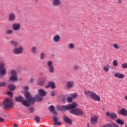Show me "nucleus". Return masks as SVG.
I'll use <instances>...</instances> for the list:
<instances>
[{"mask_svg": "<svg viewBox=\"0 0 127 127\" xmlns=\"http://www.w3.org/2000/svg\"><path fill=\"white\" fill-rule=\"evenodd\" d=\"M78 107V103L77 102H72L67 105H64L59 108L60 111H67V110H70L69 113L73 115L78 116L80 115V109L76 108Z\"/></svg>", "mask_w": 127, "mask_h": 127, "instance_id": "nucleus-1", "label": "nucleus"}, {"mask_svg": "<svg viewBox=\"0 0 127 127\" xmlns=\"http://www.w3.org/2000/svg\"><path fill=\"white\" fill-rule=\"evenodd\" d=\"M25 96L26 97L27 101L26 100H23L22 101V104L23 106H25V107H30L31 104H34L35 103V99L33 97H31V95H30V94L29 92H26L25 94Z\"/></svg>", "mask_w": 127, "mask_h": 127, "instance_id": "nucleus-2", "label": "nucleus"}, {"mask_svg": "<svg viewBox=\"0 0 127 127\" xmlns=\"http://www.w3.org/2000/svg\"><path fill=\"white\" fill-rule=\"evenodd\" d=\"M84 93L86 97H90L93 101H95L96 102H100L101 101V97L100 96L98 95L94 92L86 90Z\"/></svg>", "mask_w": 127, "mask_h": 127, "instance_id": "nucleus-3", "label": "nucleus"}, {"mask_svg": "<svg viewBox=\"0 0 127 127\" xmlns=\"http://www.w3.org/2000/svg\"><path fill=\"white\" fill-rule=\"evenodd\" d=\"M38 93L39 95L35 96V100L37 102H41L43 100V98L41 97H45L46 96V91L43 89H40L38 90Z\"/></svg>", "mask_w": 127, "mask_h": 127, "instance_id": "nucleus-4", "label": "nucleus"}, {"mask_svg": "<svg viewBox=\"0 0 127 127\" xmlns=\"http://www.w3.org/2000/svg\"><path fill=\"white\" fill-rule=\"evenodd\" d=\"M3 108L4 109H10L13 107V102H12V99L6 98L3 101Z\"/></svg>", "mask_w": 127, "mask_h": 127, "instance_id": "nucleus-5", "label": "nucleus"}, {"mask_svg": "<svg viewBox=\"0 0 127 127\" xmlns=\"http://www.w3.org/2000/svg\"><path fill=\"white\" fill-rule=\"evenodd\" d=\"M23 52V47L20 46L19 47H14L12 50V53L14 55H19Z\"/></svg>", "mask_w": 127, "mask_h": 127, "instance_id": "nucleus-6", "label": "nucleus"}, {"mask_svg": "<svg viewBox=\"0 0 127 127\" xmlns=\"http://www.w3.org/2000/svg\"><path fill=\"white\" fill-rule=\"evenodd\" d=\"M6 73V69H5V64L3 62L0 63V77L1 76H4Z\"/></svg>", "mask_w": 127, "mask_h": 127, "instance_id": "nucleus-7", "label": "nucleus"}, {"mask_svg": "<svg viewBox=\"0 0 127 127\" xmlns=\"http://www.w3.org/2000/svg\"><path fill=\"white\" fill-rule=\"evenodd\" d=\"M106 116L107 118H110L111 120H116V119L118 118V115L114 112L110 113L109 112H107L106 113Z\"/></svg>", "mask_w": 127, "mask_h": 127, "instance_id": "nucleus-8", "label": "nucleus"}, {"mask_svg": "<svg viewBox=\"0 0 127 127\" xmlns=\"http://www.w3.org/2000/svg\"><path fill=\"white\" fill-rule=\"evenodd\" d=\"M11 75L10 81L14 82V81H16V80H17V74L16 73V71L15 70H12L11 72Z\"/></svg>", "mask_w": 127, "mask_h": 127, "instance_id": "nucleus-9", "label": "nucleus"}, {"mask_svg": "<svg viewBox=\"0 0 127 127\" xmlns=\"http://www.w3.org/2000/svg\"><path fill=\"white\" fill-rule=\"evenodd\" d=\"M47 65L48 67V70L50 73H54V67L53 66V63L51 62V61H49Z\"/></svg>", "mask_w": 127, "mask_h": 127, "instance_id": "nucleus-10", "label": "nucleus"}, {"mask_svg": "<svg viewBox=\"0 0 127 127\" xmlns=\"http://www.w3.org/2000/svg\"><path fill=\"white\" fill-rule=\"evenodd\" d=\"M98 116L97 115H95L91 118L90 124H91V125H97V124H98Z\"/></svg>", "mask_w": 127, "mask_h": 127, "instance_id": "nucleus-11", "label": "nucleus"}, {"mask_svg": "<svg viewBox=\"0 0 127 127\" xmlns=\"http://www.w3.org/2000/svg\"><path fill=\"white\" fill-rule=\"evenodd\" d=\"M59 118L57 117H54L53 118V125L55 126H60L61 125V122L59 121Z\"/></svg>", "mask_w": 127, "mask_h": 127, "instance_id": "nucleus-12", "label": "nucleus"}, {"mask_svg": "<svg viewBox=\"0 0 127 127\" xmlns=\"http://www.w3.org/2000/svg\"><path fill=\"white\" fill-rule=\"evenodd\" d=\"M16 18V15L14 12H10L9 14L8 20L9 21H14Z\"/></svg>", "mask_w": 127, "mask_h": 127, "instance_id": "nucleus-13", "label": "nucleus"}, {"mask_svg": "<svg viewBox=\"0 0 127 127\" xmlns=\"http://www.w3.org/2000/svg\"><path fill=\"white\" fill-rule=\"evenodd\" d=\"M12 28L14 31H18L20 29V23H14L12 25Z\"/></svg>", "mask_w": 127, "mask_h": 127, "instance_id": "nucleus-14", "label": "nucleus"}, {"mask_svg": "<svg viewBox=\"0 0 127 127\" xmlns=\"http://www.w3.org/2000/svg\"><path fill=\"white\" fill-rule=\"evenodd\" d=\"M61 40V37L59 35H56L53 37V41L54 43H58Z\"/></svg>", "mask_w": 127, "mask_h": 127, "instance_id": "nucleus-15", "label": "nucleus"}, {"mask_svg": "<svg viewBox=\"0 0 127 127\" xmlns=\"http://www.w3.org/2000/svg\"><path fill=\"white\" fill-rule=\"evenodd\" d=\"M52 4L53 6H59L61 5V0H52Z\"/></svg>", "mask_w": 127, "mask_h": 127, "instance_id": "nucleus-16", "label": "nucleus"}, {"mask_svg": "<svg viewBox=\"0 0 127 127\" xmlns=\"http://www.w3.org/2000/svg\"><path fill=\"white\" fill-rule=\"evenodd\" d=\"M114 77L118 79H124L125 78V74L120 72H116L114 74Z\"/></svg>", "mask_w": 127, "mask_h": 127, "instance_id": "nucleus-17", "label": "nucleus"}, {"mask_svg": "<svg viewBox=\"0 0 127 127\" xmlns=\"http://www.w3.org/2000/svg\"><path fill=\"white\" fill-rule=\"evenodd\" d=\"M118 114L124 117H127V110L126 109L123 108L118 112Z\"/></svg>", "mask_w": 127, "mask_h": 127, "instance_id": "nucleus-18", "label": "nucleus"}, {"mask_svg": "<svg viewBox=\"0 0 127 127\" xmlns=\"http://www.w3.org/2000/svg\"><path fill=\"white\" fill-rule=\"evenodd\" d=\"M74 85V81L71 80L69 81H67L66 83V87L67 89H71L73 88Z\"/></svg>", "mask_w": 127, "mask_h": 127, "instance_id": "nucleus-19", "label": "nucleus"}, {"mask_svg": "<svg viewBox=\"0 0 127 127\" xmlns=\"http://www.w3.org/2000/svg\"><path fill=\"white\" fill-rule=\"evenodd\" d=\"M9 43L10 45L13 47H17V46H18V45H19L17 41H14L13 40H10Z\"/></svg>", "mask_w": 127, "mask_h": 127, "instance_id": "nucleus-20", "label": "nucleus"}, {"mask_svg": "<svg viewBox=\"0 0 127 127\" xmlns=\"http://www.w3.org/2000/svg\"><path fill=\"white\" fill-rule=\"evenodd\" d=\"M50 87L51 89H55V83L53 81H50L48 83V85L46 86V89Z\"/></svg>", "mask_w": 127, "mask_h": 127, "instance_id": "nucleus-21", "label": "nucleus"}, {"mask_svg": "<svg viewBox=\"0 0 127 127\" xmlns=\"http://www.w3.org/2000/svg\"><path fill=\"white\" fill-rule=\"evenodd\" d=\"M63 120L64 123H66V124H68V125H72V121H71V120L67 117V116H64Z\"/></svg>", "mask_w": 127, "mask_h": 127, "instance_id": "nucleus-22", "label": "nucleus"}, {"mask_svg": "<svg viewBox=\"0 0 127 127\" xmlns=\"http://www.w3.org/2000/svg\"><path fill=\"white\" fill-rule=\"evenodd\" d=\"M30 51H31V53H32V54H36L37 53H38L37 47H36L35 46H33L31 48Z\"/></svg>", "mask_w": 127, "mask_h": 127, "instance_id": "nucleus-23", "label": "nucleus"}, {"mask_svg": "<svg viewBox=\"0 0 127 127\" xmlns=\"http://www.w3.org/2000/svg\"><path fill=\"white\" fill-rule=\"evenodd\" d=\"M111 66H110V64H107L103 66V70L105 72H109Z\"/></svg>", "mask_w": 127, "mask_h": 127, "instance_id": "nucleus-24", "label": "nucleus"}, {"mask_svg": "<svg viewBox=\"0 0 127 127\" xmlns=\"http://www.w3.org/2000/svg\"><path fill=\"white\" fill-rule=\"evenodd\" d=\"M49 109L50 112L52 113L54 115H55L56 116L57 115V113L54 110V106L53 105L50 106L49 107Z\"/></svg>", "mask_w": 127, "mask_h": 127, "instance_id": "nucleus-25", "label": "nucleus"}, {"mask_svg": "<svg viewBox=\"0 0 127 127\" xmlns=\"http://www.w3.org/2000/svg\"><path fill=\"white\" fill-rule=\"evenodd\" d=\"M116 123L121 126H124V125H125V121L121 119H117L116 120Z\"/></svg>", "mask_w": 127, "mask_h": 127, "instance_id": "nucleus-26", "label": "nucleus"}, {"mask_svg": "<svg viewBox=\"0 0 127 127\" xmlns=\"http://www.w3.org/2000/svg\"><path fill=\"white\" fill-rule=\"evenodd\" d=\"M7 87L10 91H14L16 88L13 84H9L8 85Z\"/></svg>", "mask_w": 127, "mask_h": 127, "instance_id": "nucleus-27", "label": "nucleus"}, {"mask_svg": "<svg viewBox=\"0 0 127 127\" xmlns=\"http://www.w3.org/2000/svg\"><path fill=\"white\" fill-rule=\"evenodd\" d=\"M13 33V30L12 29H7L5 31V34L7 35H11Z\"/></svg>", "mask_w": 127, "mask_h": 127, "instance_id": "nucleus-28", "label": "nucleus"}, {"mask_svg": "<svg viewBox=\"0 0 127 127\" xmlns=\"http://www.w3.org/2000/svg\"><path fill=\"white\" fill-rule=\"evenodd\" d=\"M45 81H46V78L44 77L43 80L38 82V86H43V85H44V83H45Z\"/></svg>", "mask_w": 127, "mask_h": 127, "instance_id": "nucleus-29", "label": "nucleus"}, {"mask_svg": "<svg viewBox=\"0 0 127 127\" xmlns=\"http://www.w3.org/2000/svg\"><path fill=\"white\" fill-rule=\"evenodd\" d=\"M115 49H116L117 50L120 49L121 48V46L119 45L118 43H115L113 44L112 45Z\"/></svg>", "mask_w": 127, "mask_h": 127, "instance_id": "nucleus-30", "label": "nucleus"}, {"mask_svg": "<svg viewBox=\"0 0 127 127\" xmlns=\"http://www.w3.org/2000/svg\"><path fill=\"white\" fill-rule=\"evenodd\" d=\"M68 49H74L75 45L73 43H70L68 44Z\"/></svg>", "mask_w": 127, "mask_h": 127, "instance_id": "nucleus-31", "label": "nucleus"}, {"mask_svg": "<svg viewBox=\"0 0 127 127\" xmlns=\"http://www.w3.org/2000/svg\"><path fill=\"white\" fill-rule=\"evenodd\" d=\"M15 100V101H16V102H20L21 103H22V102L23 101V98L21 96H19L16 97Z\"/></svg>", "mask_w": 127, "mask_h": 127, "instance_id": "nucleus-32", "label": "nucleus"}, {"mask_svg": "<svg viewBox=\"0 0 127 127\" xmlns=\"http://www.w3.org/2000/svg\"><path fill=\"white\" fill-rule=\"evenodd\" d=\"M72 70L74 71V72H77L78 70H79V66L77 65H74L72 67Z\"/></svg>", "mask_w": 127, "mask_h": 127, "instance_id": "nucleus-33", "label": "nucleus"}, {"mask_svg": "<svg viewBox=\"0 0 127 127\" xmlns=\"http://www.w3.org/2000/svg\"><path fill=\"white\" fill-rule=\"evenodd\" d=\"M122 69H127V63H123L121 64Z\"/></svg>", "mask_w": 127, "mask_h": 127, "instance_id": "nucleus-34", "label": "nucleus"}, {"mask_svg": "<svg viewBox=\"0 0 127 127\" xmlns=\"http://www.w3.org/2000/svg\"><path fill=\"white\" fill-rule=\"evenodd\" d=\"M113 65L114 66V67H118V61L117 60H115L112 62Z\"/></svg>", "mask_w": 127, "mask_h": 127, "instance_id": "nucleus-35", "label": "nucleus"}, {"mask_svg": "<svg viewBox=\"0 0 127 127\" xmlns=\"http://www.w3.org/2000/svg\"><path fill=\"white\" fill-rule=\"evenodd\" d=\"M70 97L72 99H76L78 97V94L77 93H72L70 94Z\"/></svg>", "mask_w": 127, "mask_h": 127, "instance_id": "nucleus-36", "label": "nucleus"}, {"mask_svg": "<svg viewBox=\"0 0 127 127\" xmlns=\"http://www.w3.org/2000/svg\"><path fill=\"white\" fill-rule=\"evenodd\" d=\"M44 57H45V54H44V53H41L40 59H41V60H43V59H44Z\"/></svg>", "mask_w": 127, "mask_h": 127, "instance_id": "nucleus-37", "label": "nucleus"}, {"mask_svg": "<svg viewBox=\"0 0 127 127\" xmlns=\"http://www.w3.org/2000/svg\"><path fill=\"white\" fill-rule=\"evenodd\" d=\"M34 120L36 123H39V122H40V118L38 116H35Z\"/></svg>", "mask_w": 127, "mask_h": 127, "instance_id": "nucleus-38", "label": "nucleus"}, {"mask_svg": "<svg viewBox=\"0 0 127 127\" xmlns=\"http://www.w3.org/2000/svg\"><path fill=\"white\" fill-rule=\"evenodd\" d=\"M5 86H6V82H3L0 83V87H5Z\"/></svg>", "mask_w": 127, "mask_h": 127, "instance_id": "nucleus-39", "label": "nucleus"}, {"mask_svg": "<svg viewBox=\"0 0 127 127\" xmlns=\"http://www.w3.org/2000/svg\"><path fill=\"white\" fill-rule=\"evenodd\" d=\"M66 101L68 103H71L73 101V99H72V98L68 97L67 98Z\"/></svg>", "mask_w": 127, "mask_h": 127, "instance_id": "nucleus-40", "label": "nucleus"}, {"mask_svg": "<svg viewBox=\"0 0 127 127\" xmlns=\"http://www.w3.org/2000/svg\"><path fill=\"white\" fill-rule=\"evenodd\" d=\"M28 110L31 113H33V112L34 111V109L33 108V107H29L28 108Z\"/></svg>", "mask_w": 127, "mask_h": 127, "instance_id": "nucleus-41", "label": "nucleus"}, {"mask_svg": "<svg viewBox=\"0 0 127 127\" xmlns=\"http://www.w3.org/2000/svg\"><path fill=\"white\" fill-rule=\"evenodd\" d=\"M104 127H113V123L107 124Z\"/></svg>", "mask_w": 127, "mask_h": 127, "instance_id": "nucleus-42", "label": "nucleus"}, {"mask_svg": "<svg viewBox=\"0 0 127 127\" xmlns=\"http://www.w3.org/2000/svg\"><path fill=\"white\" fill-rule=\"evenodd\" d=\"M7 94L9 96V97H12V93L11 92L8 91L7 92Z\"/></svg>", "mask_w": 127, "mask_h": 127, "instance_id": "nucleus-43", "label": "nucleus"}, {"mask_svg": "<svg viewBox=\"0 0 127 127\" xmlns=\"http://www.w3.org/2000/svg\"><path fill=\"white\" fill-rule=\"evenodd\" d=\"M28 90V86H26V87H24V91H25V92H27Z\"/></svg>", "mask_w": 127, "mask_h": 127, "instance_id": "nucleus-44", "label": "nucleus"}, {"mask_svg": "<svg viewBox=\"0 0 127 127\" xmlns=\"http://www.w3.org/2000/svg\"><path fill=\"white\" fill-rule=\"evenodd\" d=\"M3 122H4V119L1 118V117H0V123H2Z\"/></svg>", "mask_w": 127, "mask_h": 127, "instance_id": "nucleus-45", "label": "nucleus"}, {"mask_svg": "<svg viewBox=\"0 0 127 127\" xmlns=\"http://www.w3.org/2000/svg\"><path fill=\"white\" fill-rule=\"evenodd\" d=\"M113 125V127H119V125H118L117 124H115L114 123H112Z\"/></svg>", "mask_w": 127, "mask_h": 127, "instance_id": "nucleus-46", "label": "nucleus"}, {"mask_svg": "<svg viewBox=\"0 0 127 127\" xmlns=\"http://www.w3.org/2000/svg\"><path fill=\"white\" fill-rule=\"evenodd\" d=\"M51 95L52 97H54V96L55 95V93H54V92H52L51 93Z\"/></svg>", "mask_w": 127, "mask_h": 127, "instance_id": "nucleus-47", "label": "nucleus"}, {"mask_svg": "<svg viewBox=\"0 0 127 127\" xmlns=\"http://www.w3.org/2000/svg\"><path fill=\"white\" fill-rule=\"evenodd\" d=\"M123 0H118V3H122Z\"/></svg>", "mask_w": 127, "mask_h": 127, "instance_id": "nucleus-48", "label": "nucleus"}, {"mask_svg": "<svg viewBox=\"0 0 127 127\" xmlns=\"http://www.w3.org/2000/svg\"><path fill=\"white\" fill-rule=\"evenodd\" d=\"M83 114H84V113H83V111H80V116H81V115H83Z\"/></svg>", "mask_w": 127, "mask_h": 127, "instance_id": "nucleus-49", "label": "nucleus"}, {"mask_svg": "<svg viewBox=\"0 0 127 127\" xmlns=\"http://www.w3.org/2000/svg\"><path fill=\"white\" fill-rule=\"evenodd\" d=\"M30 81V82H31V83H33V81H34L33 78H31Z\"/></svg>", "mask_w": 127, "mask_h": 127, "instance_id": "nucleus-50", "label": "nucleus"}, {"mask_svg": "<svg viewBox=\"0 0 127 127\" xmlns=\"http://www.w3.org/2000/svg\"><path fill=\"white\" fill-rule=\"evenodd\" d=\"M124 98H125V100L126 101H127V96H125Z\"/></svg>", "mask_w": 127, "mask_h": 127, "instance_id": "nucleus-51", "label": "nucleus"}, {"mask_svg": "<svg viewBox=\"0 0 127 127\" xmlns=\"http://www.w3.org/2000/svg\"><path fill=\"white\" fill-rule=\"evenodd\" d=\"M17 126H16V124H14V127H16Z\"/></svg>", "mask_w": 127, "mask_h": 127, "instance_id": "nucleus-52", "label": "nucleus"}, {"mask_svg": "<svg viewBox=\"0 0 127 127\" xmlns=\"http://www.w3.org/2000/svg\"><path fill=\"white\" fill-rule=\"evenodd\" d=\"M40 75L42 76V73H40Z\"/></svg>", "mask_w": 127, "mask_h": 127, "instance_id": "nucleus-53", "label": "nucleus"}, {"mask_svg": "<svg viewBox=\"0 0 127 127\" xmlns=\"http://www.w3.org/2000/svg\"><path fill=\"white\" fill-rule=\"evenodd\" d=\"M125 127H127V126H126Z\"/></svg>", "mask_w": 127, "mask_h": 127, "instance_id": "nucleus-54", "label": "nucleus"}]
</instances>
